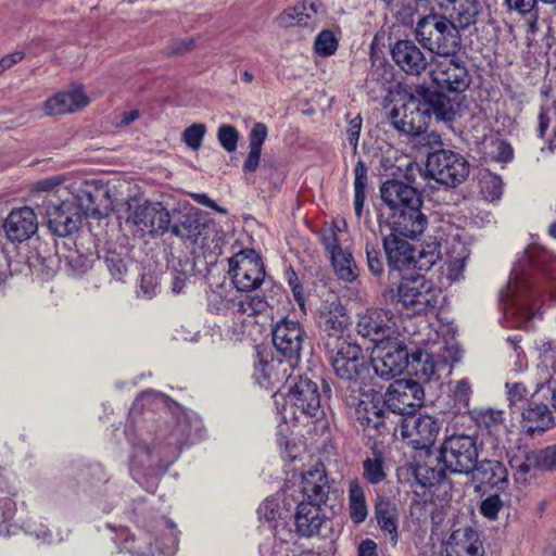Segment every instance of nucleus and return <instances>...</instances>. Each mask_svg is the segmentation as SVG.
Here are the masks:
<instances>
[{
	"instance_id": "obj_61",
	"label": "nucleus",
	"mask_w": 556,
	"mask_h": 556,
	"mask_svg": "<svg viewBox=\"0 0 556 556\" xmlns=\"http://www.w3.org/2000/svg\"><path fill=\"white\" fill-rule=\"evenodd\" d=\"M159 290L157 278L152 274H143L139 283V295L146 299H152Z\"/></svg>"
},
{
	"instance_id": "obj_64",
	"label": "nucleus",
	"mask_w": 556,
	"mask_h": 556,
	"mask_svg": "<svg viewBox=\"0 0 556 556\" xmlns=\"http://www.w3.org/2000/svg\"><path fill=\"white\" fill-rule=\"evenodd\" d=\"M363 119L361 115H356L349 121V126L346 128V137L349 143L353 147V150L356 151L359 140V135L362 130Z\"/></svg>"
},
{
	"instance_id": "obj_62",
	"label": "nucleus",
	"mask_w": 556,
	"mask_h": 556,
	"mask_svg": "<svg viewBox=\"0 0 556 556\" xmlns=\"http://www.w3.org/2000/svg\"><path fill=\"white\" fill-rule=\"evenodd\" d=\"M268 135L267 126L264 123H255L249 134V148L262 150Z\"/></svg>"
},
{
	"instance_id": "obj_42",
	"label": "nucleus",
	"mask_w": 556,
	"mask_h": 556,
	"mask_svg": "<svg viewBox=\"0 0 556 556\" xmlns=\"http://www.w3.org/2000/svg\"><path fill=\"white\" fill-rule=\"evenodd\" d=\"M157 538L155 547L163 556H173L178 548V535L175 525L169 520H163L156 525Z\"/></svg>"
},
{
	"instance_id": "obj_10",
	"label": "nucleus",
	"mask_w": 556,
	"mask_h": 556,
	"mask_svg": "<svg viewBox=\"0 0 556 556\" xmlns=\"http://www.w3.org/2000/svg\"><path fill=\"white\" fill-rule=\"evenodd\" d=\"M370 365L375 374L381 379H393L409 366L407 349L397 338L376 345Z\"/></svg>"
},
{
	"instance_id": "obj_63",
	"label": "nucleus",
	"mask_w": 556,
	"mask_h": 556,
	"mask_svg": "<svg viewBox=\"0 0 556 556\" xmlns=\"http://www.w3.org/2000/svg\"><path fill=\"white\" fill-rule=\"evenodd\" d=\"M540 469L556 470V444L539 451Z\"/></svg>"
},
{
	"instance_id": "obj_26",
	"label": "nucleus",
	"mask_w": 556,
	"mask_h": 556,
	"mask_svg": "<svg viewBox=\"0 0 556 556\" xmlns=\"http://www.w3.org/2000/svg\"><path fill=\"white\" fill-rule=\"evenodd\" d=\"M330 489L331 485L323 465H318L302 473L301 493L304 496L302 502L326 504Z\"/></svg>"
},
{
	"instance_id": "obj_17",
	"label": "nucleus",
	"mask_w": 556,
	"mask_h": 556,
	"mask_svg": "<svg viewBox=\"0 0 556 556\" xmlns=\"http://www.w3.org/2000/svg\"><path fill=\"white\" fill-rule=\"evenodd\" d=\"M441 430L440 421L430 415H409L403 418L401 435L415 448H428Z\"/></svg>"
},
{
	"instance_id": "obj_2",
	"label": "nucleus",
	"mask_w": 556,
	"mask_h": 556,
	"mask_svg": "<svg viewBox=\"0 0 556 556\" xmlns=\"http://www.w3.org/2000/svg\"><path fill=\"white\" fill-rule=\"evenodd\" d=\"M201 422L184 415L174 428L160 430L153 447L146 440L134 443L129 470L132 478L141 483L148 476L155 477L165 470L179 455L185 444L194 443L201 438Z\"/></svg>"
},
{
	"instance_id": "obj_29",
	"label": "nucleus",
	"mask_w": 556,
	"mask_h": 556,
	"mask_svg": "<svg viewBox=\"0 0 556 556\" xmlns=\"http://www.w3.org/2000/svg\"><path fill=\"white\" fill-rule=\"evenodd\" d=\"M89 103V99L81 88L76 87L68 91H61L45 102L47 115H60L81 110Z\"/></svg>"
},
{
	"instance_id": "obj_15",
	"label": "nucleus",
	"mask_w": 556,
	"mask_h": 556,
	"mask_svg": "<svg viewBox=\"0 0 556 556\" xmlns=\"http://www.w3.org/2000/svg\"><path fill=\"white\" fill-rule=\"evenodd\" d=\"M303 341L304 330L296 320L283 318L273 330L274 346L286 357L290 368L300 359Z\"/></svg>"
},
{
	"instance_id": "obj_45",
	"label": "nucleus",
	"mask_w": 556,
	"mask_h": 556,
	"mask_svg": "<svg viewBox=\"0 0 556 556\" xmlns=\"http://www.w3.org/2000/svg\"><path fill=\"white\" fill-rule=\"evenodd\" d=\"M538 131L541 138H546L548 150L554 151L556 149V106L541 109Z\"/></svg>"
},
{
	"instance_id": "obj_51",
	"label": "nucleus",
	"mask_w": 556,
	"mask_h": 556,
	"mask_svg": "<svg viewBox=\"0 0 556 556\" xmlns=\"http://www.w3.org/2000/svg\"><path fill=\"white\" fill-rule=\"evenodd\" d=\"M338 45V39L334 34L329 29H325L315 38L314 49L320 56H330L336 53Z\"/></svg>"
},
{
	"instance_id": "obj_13",
	"label": "nucleus",
	"mask_w": 556,
	"mask_h": 556,
	"mask_svg": "<svg viewBox=\"0 0 556 556\" xmlns=\"http://www.w3.org/2000/svg\"><path fill=\"white\" fill-rule=\"evenodd\" d=\"M348 403L354 407V417L362 427L378 431L383 426L386 403L379 391L374 388L365 390L359 387L358 394L351 395Z\"/></svg>"
},
{
	"instance_id": "obj_16",
	"label": "nucleus",
	"mask_w": 556,
	"mask_h": 556,
	"mask_svg": "<svg viewBox=\"0 0 556 556\" xmlns=\"http://www.w3.org/2000/svg\"><path fill=\"white\" fill-rule=\"evenodd\" d=\"M402 117L399 110H394L392 113V124L401 131L420 137L421 141L427 143H441V137L435 131L427 132V123L429 114L427 110H420L418 103L414 100L405 104L403 108Z\"/></svg>"
},
{
	"instance_id": "obj_50",
	"label": "nucleus",
	"mask_w": 556,
	"mask_h": 556,
	"mask_svg": "<svg viewBox=\"0 0 556 556\" xmlns=\"http://www.w3.org/2000/svg\"><path fill=\"white\" fill-rule=\"evenodd\" d=\"M481 192L488 201L498 200L503 193V181L498 175L485 173L481 178Z\"/></svg>"
},
{
	"instance_id": "obj_27",
	"label": "nucleus",
	"mask_w": 556,
	"mask_h": 556,
	"mask_svg": "<svg viewBox=\"0 0 556 556\" xmlns=\"http://www.w3.org/2000/svg\"><path fill=\"white\" fill-rule=\"evenodd\" d=\"M323 4L319 0H304L301 3L286 9L280 13L276 22L279 27L289 28L293 26L315 25V16L321 12Z\"/></svg>"
},
{
	"instance_id": "obj_41",
	"label": "nucleus",
	"mask_w": 556,
	"mask_h": 556,
	"mask_svg": "<svg viewBox=\"0 0 556 556\" xmlns=\"http://www.w3.org/2000/svg\"><path fill=\"white\" fill-rule=\"evenodd\" d=\"M236 303V289L223 286L213 290L207 298V307L212 313L233 317L232 304Z\"/></svg>"
},
{
	"instance_id": "obj_48",
	"label": "nucleus",
	"mask_w": 556,
	"mask_h": 556,
	"mask_svg": "<svg viewBox=\"0 0 556 556\" xmlns=\"http://www.w3.org/2000/svg\"><path fill=\"white\" fill-rule=\"evenodd\" d=\"M205 228V225L199 218L193 215H187L184 220L172 227V232L181 239L197 243Z\"/></svg>"
},
{
	"instance_id": "obj_46",
	"label": "nucleus",
	"mask_w": 556,
	"mask_h": 556,
	"mask_svg": "<svg viewBox=\"0 0 556 556\" xmlns=\"http://www.w3.org/2000/svg\"><path fill=\"white\" fill-rule=\"evenodd\" d=\"M367 184V167L364 161L358 160L354 167V211L357 217H361L363 212Z\"/></svg>"
},
{
	"instance_id": "obj_56",
	"label": "nucleus",
	"mask_w": 556,
	"mask_h": 556,
	"mask_svg": "<svg viewBox=\"0 0 556 556\" xmlns=\"http://www.w3.org/2000/svg\"><path fill=\"white\" fill-rule=\"evenodd\" d=\"M217 139L227 152H233L238 146L239 132L231 125H222L217 130Z\"/></svg>"
},
{
	"instance_id": "obj_47",
	"label": "nucleus",
	"mask_w": 556,
	"mask_h": 556,
	"mask_svg": "<svg viewBox=\"0 0 556 556\" xmlns=\"http://www.w3.org/2000/svg\"><path fill=\"white\" fill-rule=\"evenodd\" d=\"M440 260L439 243L429 242L420 244L418 250L414 251L412 265L419 270H429Z\"/></svg>"
},
{
	"instance_id": "obj_32",
	"label": "nucleus",
	"mask_w": 556,
	"mask_h": 556,
	"mask_svg": "<svg viewBox=\"0 0 556 556\" xmlns=\"http://www.w3.org/2000/svg\"><path fill=\"white\" fill-rule=\"evenodd\" d=\"M553 422L552 412L547 405L531 402L522 412V429L530 435L541 434Z\"/></svg>"
},
{
	"instance_id": "obj_60",
	"label": "nucleus",
	"mask_w": 556,
	"mask_h": 556,
	"mask_svg": "<svg viewBox=\"0 0 556 556\" xmlns=\"http://www.w3.org/2000/svg\"><path fill=\"white\" fill-rule=\"evenodd\" d=\"M366 257L368 269L375 276H379L383 271V262L379 250L368 242L366 243Z\"/></svg>"
},
{
	"instance_id": "obj_38",
	"label": "nucleus",
	"mask_w": 556,
	"mask_h": 556,
	"mask_svg": "<svg viewBox=\"0 0 556 556\" xmlns=\"http://www.w3.org/2000/svg\"><path fill=\"white\" fill-rule=\"evenodd\" d=\"M446 12L458 30L467 29L476 25L480 13V3L478 0H459Z\"/></svg>"
},
{
	"instance_id": "obj_1",
	"label": "nucleus",
	"mask_w": 556,
	"mask_h": 556,
	"mask_svg": "<svg viewBox=\"0 0 556 556\" xmlns=\"http://www.w3.org/2000/svg\"><path fill=\"white\" fill-rule=\"evenodd\" d=\"M533 270L556 280V257L536 243L528 245L514 266L506 289L500 291L504 317L510 327H528L538 312L540 296L531 281Z\"/></svg>"
},
{
	"instance_id": "obj_19",
	"label": "nucleus",
	"mask_w": 556,
	"mask_h": 556,
	"mask_svg": "<svg viewBox=\"0 0 556 556\" xmlns=\"http://www.w3.org/2000/svg\"><path fill=\"white\" fill-rule=\"evenodd\" d=\"M323 505L314 502L299 503L294 517L299 534L305 538H328L332 534V520L326 516Z\"/></svg>"
},
{
	"instance_id": "obj_20",
	"label": "nucleus",
	"mask_w": 556,
	"mask_h": 556,
	"mask_svg": "<svg viewBox=\"0 0 556 556\" xmlns=\"http://www.w3.org/2000/svg\"><path fill=\"white\" fill-rule=\"evenodd\" d=\"M316 323L318 328L327 336L325 342L345 340L343 334L348 327V316L337 295L330 294L321 303Z\"/></svg>"
},
{
	"instance_id": "obj_44",
	"label": "nucleus",
	"mask_w": 556,
	"mask_h": 556,
	"mask_svg": "<svg viewBox=\"0 0 556 556\" xmlns=\"http://www.w3.org/2000/svg\"><path fill=\"white\" fill-rule=\"evenodd\" d=\"M332 266L339 279L352 282L358 276V269L352 254L341 250L330 256Z\"/></svg>"
},
{
	"instance_id": "obj_5",
	"label": "nucleus",
	"mask_w": 556,
	"mask_h": 556,
	"mask_svg": "<svg viewBox=\"0 0 556 556\" xmlns=\"http://www.w3.org/2000/svg\"><path fill=\"white\" fill-rule=\"evenodd\" d=\"M415 33L422 47L438 55H454L460 48L459 30L444 15L429 14L421 17L417 22Z\"/></svg>"
},
{
	"instance_id": "obj_23",
	"label": "nucleus",
	"mask_w": 556,
	"mask_h": 556,
	"mask_svg": "<svg viewBox=\"0 0 556 556\" xmlns=\"http://www.w3.org/2000/svg\"><path fill=\"white\" fill-rule=\"evenodd\" d=\"M390 53L393 62L407 75L418 76L428 66L424 52L412 40H397L391 47Z\"/></svg>"
},
{
	"instance_id": "obj_43",
	"label": "nucleus",
	"mask_w": 556,
	"mask_h": 556,
	"mask_svg": "<svg viewBox=\"0 0 556 556\" xmlns=\"http://www.w3.org/2000/svg\"><path fill=\"white\" fill-rule=\"evenodd\" d=\"M349 510L354 523L364 522L368 515L364 490L356 480L349 483Z\"/></svg>"
},
{
	"instance_id": "obj_35",
	"label": "nucleus",
	"mask_w": 556,
	"mask_h": 556,
	"mask_svg": "<svg viewBox=\"0 0 556 556\" xmlns=\"http://www.w3.org/2000/svg\"><path fill=\"white\" fill-rule=\"evenodd\" d=\"M151 535L140 531L137 536L130 535L128 529L123 528L116 534L115 541L121 545V551L131 556H154L156 548L150 542Z\"/></svg>"
},
{
	"instance_id": "obj_54",
	"label": "nucleus",
	"mask_w": 556,
	"mask_h": 556,
	"mask_svg": "<svg viewBox=\"0 0 556 556\" xmlns=\"http://www.w3.org/2000/svg\"><path fill=\"white\" fill-rule=\"evenodd\" d=\"M24 528L27 534L34 536L36 540H39L42 543L52 544L58 541L54 540L51 531L47 528V526L35 518H29L24 523Z\"/></svg>"
},
{
	"instance_id": "obj_25",
	"label": "nucleus",
	"mask_w": 556,
	"mask_h": 556,
	"mask_svg": "<svg viewBox=\"0 0 556 556\" xmlns=\"http://www.w3.org/2000/svg\"><path fill=\"white\" fill-rule=\"evenodd\" d=\"M380 195L389 213L401 211L409 205H422L417 189L399 180L386 181L380 188Z\"/></svg>"
},
{
	"instance_id": "obj_22",
	"label": "nucleus",
	"mask_w": 556,
	"mask_h": 556,
	"mask_svg": "<svg viewBox=\"0 0 556 556\" xmlns=\"http://www.w3.org/2000/svg\"><path fill=\"white\" fill-rule=\"evenodd\" d=\"M387 219L391 233L412 239L420 236L428 224L421 205H409L401 211L388 213Z\"/></svg>"
},
{
	"instance_id": "obj_24",
	"label": "nucleus",
	"mask_w": 556,
	"mask_h": 556,
	"mask_svg": "<svg viewBox=\"0 0 556 556\" xmlns=\"http://www.w3.org/2000/svg\"><path fill=\"white\" fill-rule=\"evenodd\" d=\"M3 229L11 242L28 240L38 229V220L34 210L29 206L13 208L3 220Z\"/></svg>"
},
{
	"instance_id": "obj_52",
	"label": "nucleus",
	"mask_w": 556,
	"mask_h": 556,
	"mask_svg": "<svg viewBox=\"0 0 556 556\" xmlns=\"http://www.w3.org/2000/svg\"><path fill=\"white\" fill-rule=\"evenodd\" d=\"M453 399L455 405H457L458 409H468L471 395H472V387L467 378H463L455 382L454 388L452 390Z\"/></svg>"
},
{
	"instance_id": "obj_30",
	"label": "nucleus",
	"mask_w": 556,
	"mask_h": 556,
	"mask_svg": "<svg viewBox=\"0 0 556 556\" xmlns=\"http://www.w3.org/2000/svg\"><path fill=\"white\" fill-rule=\"evenodd\" d=\"M71 177L67 175H55L37 181L33 189V198L41 200L42 206L56 203L67 198Z\"/></svg>"
},
{
	"instance_id": "obj_37",
	"label": "nucleus",
	"mask_w": 556,
	"mask_h": 556,
	"mask_svg": "<svg viewBox=\"0 0 556 556\" xmlns=\"http://www.w3.org/2000/svg\"><path fill=\"white\" fill-rule=\"evenodd\" d=\"M375 516L380 530L389 536L391 544L395 545L399 540V515L396 507L389 501H379L375 506Z\"/></svg>"
},
{
	"instance_id": "obj_14",
	"label": "nucleus",
	"mask_w": 556,
	"mask_h": 556,
	"mask_svg": "<svg viewBox=\"0 0 556 556\" xmlns=\"http://www.w3.org/2000/svg\"><path fill=\"white\" fill-rule=\"evenodd\" d=\"M130 213L127 223H130L141 232L164 233L169 228L170 214L159 202H143L129 205Z\"/></svg>"
},
{
	"instance_id": "obj_39",
	"label": "nucleus",
	"mask_w": 556,
	"mask_h": 556,
	"mask_svg": "<svg viewBox=\"0 0 556 556\" xmlns=\"http://www.w3.org/2000/svg\"><path fill=\"white\" fill-rule=\"evenodd\" d=\"M268 303L264 296L250 295L236 290V303L232 304L233 318L255 316L266 312Z\"/></svg>"
},
{
	"instance_id": "obj_36",
	"label": "nucleus",
	"mask_w": 556,
	"mask_h": 556,
	"mask_svg": "<svg viewBox=\"0 0 556 556\" xmlns=\"http://www.w3.org/2000/svg\"><path fill=\"white\" fill-rule=\"evenodd\" d=\"M506 454L516 481H526L531 469H540L539 451L519 446L516 451Z\"/></svg>"
},
{
	"instance_id": "obj_3",
	"label": "nucleus",
	"mask_w": 556,
	"mask_h": 556,
	"mask_svg": "<svg viewBox=\"0 0 556 556\" xmlns=\"http://www.w3.org/2000/svg\"><path fill=\"white\" fill-rule=\"evenodd\" d=\"M478 457V445L473 437L464 433L446 437L437 456L438 468L431 469V476L422 484L440 483L446 472L468 475L477 467Z\"/></svg>"
},
{
	"instance_id": "obj_8",
	"label": "nucleus",
	"mask_w": 556,
	"mask_h": 556,
	"mask_svg": "<svg viewBox=\"0 0 556 556\" xmlns=\"http://www.w3.org/2000/svg\"><path fill=\"white\" fill-rule=\"evenodd\" d=\"M428 175L446 187L460 185L469 175V164L459 153L451 150H438L428 154L426 164Z\"/></svg>"
},
{
	"instance_id": "obj_4",
	"label": "nucleus",
	"mask_w": 556,
	"mask_h": 556,
	"mask_svg": "<svg viewBox=\"0 0 556 556\" xmlns=\"http://www.w3.org/2000/svg\"><path fill=\"white\" fill-rule=\"evenodd\" d=\"M275 404L282 420L294 422L302 417H314L320 410L318 387L307 378L300 377L289 387L288 393H275Z\"/></svg>"
},
{
	"instance_id": "obj_9",
	"label": "nucleus",
	"mask_w": 556,
	"mask_h": 556,
	"mask_svg": "<svg viewBox=\"0 0 556 556\" xmlns=\"http://www.w3.org/2000/svg\"><path fill=\"white\" fill-rule=\"evenodd\" d=\"M229 275L236 290L249 292L257 289L265 279L261 256L254 250H245L229 260Z\"/></svg>"
},
{
	"instance_id": "obj_49",
	"label": "nucleus",
	"mask_w": 556,
	"mask_h": 556,
	"mask_svg": "<svg viewBox=\"0 0 556 556\" xmlns=\"http://www.w3.org/2000/svg\"><path fill=\"white\" fill-rule=\"evenodd\" d=\"M409 365L415 370L416 376L422 380H429L434 375L439 362L434 361L431 353L420 351L412 355Z\"/></svg>"
},
{
	"instance_id": "obj_6",
	"label": "nucleus",
	"mask_w": 556,
	"mask_h": 556,
	"mask_svg": "<svg viewBox=\"0 0 556 556\" xmlns=\"http://www.w3.org/2000/svg\"><path fill=\"white\" fill-rule=\"evenodd\" d=\"M325 348L336 375L351 383L364 382V374L368 370L359 345L346 340L325 342Z\"/></svg>"
},
{
	"instance_id": "obj_12",
	"label": "nucleus",
	"mask_w": 556,
	"mask_h": 556,
	"mask_svg": "<svg viewBox=\"0 0 556 556\" xmlns=\"http://www.w3.org/2000/svg\"><path fill=\"white\" fill-rule=\"evenodd\" d=\"M383 399L392 413L409 416L424 404L425 392L419 382L400 379L390 384Z\"/></svg>"
},
{
	"instance_id": "obj_59",
	"label": "nucleus",
	"mask_w": 556,
	"mask_h": 556,
	"mask_svg": "<svg viewBox=\"0 0 556 556\" xmlns=\"http://www.w3.org/2000/svg\"><path fill=\"white\" fill-rule=\"evenodd\" d=\"M338 231L339 229L332 226L320 232V242L330 256L342 250L339 244Z\"/></svg>"
},
{
	"instance_id": "obj_33",
	"label": "nucleus",
	"mask_w": 556,
	"mask_h": 556,
	"mask_svg": "<svg viewBox=\"0 0 556 556\" xmlns=\"http://www.w3.org/2000/svg\"><path fill=\"white\" fill-rule=\"evenodd\" d=\"M93 185L84 179L70 180V188L67 189V198L74 203L75 208L78 210L79 215H96L98 208L96 206V199L92 193Z\"/></svg>"
},
{
	"instance_id": "obj_7",
	"label": "nucleus",
	"mask_w": 556,
	"mask_h": 556,
	"mask_svg": "<svg viewBox=\"0 0 556 556\" xmlns=\"http://www.w3.org/2000/svg\"><path fill=\"white\" fill-rule=\"evenodd\" d=\"M441 291L424 276L402 279L397 296L402 306L413 314H425L437 307Z\"/></svg>"
},
{
	"instance_id": "obj_40",
	"label": "nucleus",
	"mask_w": 556,
	"mask_h": 556,
	"mask_svg": "<svg viewBox=\"0 0 556 556\" xmlns=\"http://www.w3.org/2000/svg\"><path fill=\"white\" fill-rule=\"evenodd\" d=\"M471 418L480 429L486 430L488 433L494 431L498 434H506L502 410L492 408L473 409L471 412Z\"/></svg>"
},
{
	"instance_id": "obj_34",
	"label": "nucleus",
	"mask_w": 556,
	"mask_h": 556,
	"mask_svg": "<svg viewBox=\"0 0 556 556\" xmlns=\"http://www.w3.org/2000/svg\"><path fill=\"white\" fill-rule=\"evenodd\" d=\"M476 477L481 483L497 490H504L508 485V472L504 464L495 459L477 462Z\"/></svg>"
},
{
	"instance_id": "obj_11",
	"label": "nucleus",
	"mask_w": 556,
	"mask_h": 556,
	"mask_svg": "<svg viewBox=\"0 0 556 556\" xmlns=\"http://www.w3.org/2000/svg\"><path fill=\"white\" fill-rule=\"evenodd\" d=\"M356 331L376 345L396 339L399 331L393 316L386 311L370 308L357 316Z\"/></svg>"
},
{
	"instance_id": "obj_57",
	"label": "nucleus",
	"mask_w": 556,
	"mask_h": 556,
	"mask_svg": "<svg viewBox=\"0 0 556 556\" xmlns=\"http://www.w3.org/2000/svg\"><path fill=\"white\" fill-rule=\"evenodd\" d=\"M274 362H260L258 365L254 368V379L256 382L264 388L273 387L276 382L280 380L278 378L273 377L271 370L274 369Z\"/></svg>"
},
{
	"instance_id": "obj_55",
	"label": "nucleus",
	"mask_w": 556,
	"mask_h": 556,
	"mask_svg": "<svg viewBox=\"0 0 556 556\" xmlns=\"http://www.w3.org/2000/svg\"><path fill=\"white\" fill-rule=\"evenodd\" d=\"M206 134V126L202 123H194L182 132V140L188 148L197 151L200 149Z\"/></svg>"
},
{
	"instance_id": "obj_31",
	"label": "nucleus",
	"mask_w": 556,
	"mask_h": 556,
	"mask_svg": "<svg viewBox=\"0 0 556 556\" xmlns=\"http://www.w3.org/2000/svg\"><path fill=\"white\" fill-rule=\"evenodd\" d=\"M383 248L392 269L402 270L412 265L415 249L402 236H395V233L386 236Z\"/></svg>"
},
{
	"instance_id": "obj_21",
	"label": "nucleus",
	"mask_w": 556,
	"mask_h": 556,
	"mask_svg": "<svg viewBox=\"0 0 556 556\" xmlns=\"http://www.w3.org/2000/svg\"><path fill=\"white\" fill-rule=\"evenodd\" d=\"M49 229L59 237H67L79 228L80 218L78 210L70 198L45 207Z\"/></svg>"
},
{
	"instance_id": "obj_18",
	"label": "nucleus",
	"mask_w": 556,
	"mask_h": 556,
	"mask_svg": "<svg viewBox=\"0 0 556 556\" xmlns=\"http://www.w3.org/2000/svg\"><path fill=\"white\" fill-rule=\"evenodd\" d=\"M430 76L441 91L447 92H462L470 83L468 72L456 54L435 62Z\"/></svg>"
},
{
	"instance_id": "obj_58",
	"label": "nucleus",
	"mask_w": 556,
	"mask_h": 556,
	"mask_svg": "<svg viewBox=\"0 0 556 556\" xmlns=\"http://www.w3.org/2000/svg\"><path fill=\"white\" fill-rule=\"evenodd\" d=\"M503 501L497 494H492L485 497L480 505V513L491 519L494 520L497 518L498 511L503 508Z\"/></svg>"
},
{
	"instance_id": "obj_28",
	"label": "nucleus",
	"mask_w": 556,
	"mask_h": 556,
	"mask_svg": "<svg viewBox=\"0 0 556 556\" xmlns=\"http://www.w3.org/2000/svg\"><path fill=\"white\" fill-rule=\"evenodd\" d=\"M446 556H482V543L475 529L464 527L454 530L445 545Z\"/></svg>"
},
{
	"instance_id": "obj_53",
	"label": "nucleus",
	"mask_w": 556,
	"mask_h": 556,
	"mask_svg": "<svg viewBox=\"0 0 556 556\" xmlns=\"http://www.w3.org/2000/svg\"><path fill=\"white\" fill-rule=\"evenodd\" d=\"M363 467L364 477L369 483L376 484L386 478L383 460L380 456L376 455L374 458H367L364 460Z\"/></svg>"
}]
</instances>
